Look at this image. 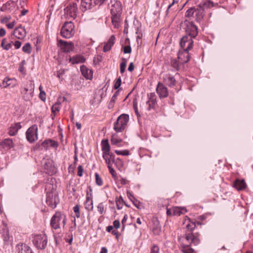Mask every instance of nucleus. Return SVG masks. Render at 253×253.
<instances>
[{"label": "nucleus", "mask_w": 253, "mask_h": 253, "mask_svg": "<svg viewBox=\"0 0 253 253\" xmlns=\"http://www.w3.org/2000/svg\"><path fill=\"white\" fill-rule=\"evenodd\" d=\"M0 146L5 150H9L14 146V144L11 139L6 138L0 142Z\"/></svg>", "instance_id": "obj_23"}, {"label": "nucleus", "mask_w": 253, "mask_h": 253, "mask_svg": "<svg viewBox=\"0 0 253 253\" xmlns=\"http://www.w3.org/2000/svg\"><path fill=\"white\" fill-rule=\"evenodd\" d=\"M156 103V98L155 95L153 93H151L148 100L146 101V104L148 106L147 110L150 111L152 109H154Z\"/></svg>", "instance_id": "obj_19"}, {"label": "nucleus", "mask_w": 253, "mask_h": 253, "mask_svg": "<svg viewBox=\"0 0 253 253\" xmlns=\"http://www.w3.org/2000/svg\"><path fill=\"white\" fill-rule=\"evenodd\" d=\"M126 60L125 58H123L122 61L120 64V72L121 74H123L125 71L126 66Z\"/></svg>", "instance_id": "obj_37"}, {"label": "nucleus", "mask_w": 253, "mask_h": 253, "mask_svg": "<svg viewBox=\"0 0 253 253\" xmlns=\"http://www.w3.org/2000/svg\"><path fill=\"white\" fill-rule=\"evenodd\" d=\"M60 108V104L59 103H55L52 107V112L55 113L56 112H58Z\"/></svg>", "instance_id": "obj_47"}, {"label": "nucleus", "mask_w": 253, "mask_h": 253, "mask_svg": "<svg viewBox=\"0 0 253 253\" xmlns=\"http://www.w3.org/2000/svg\"><path fill=\"white\" fill-rule=\"evenodd\" d=\"M13 45L16 49H18L21 46V42L19 41H16L13 43Z\"/></svg>", "instance_id": "obj_62"}, {"label": "nucleus", "mask_w": 253, "mask_h": 253, "mask_svg": "<svg viewBox=\"0 0 253 253\" xmlns=\"http://www.w3.org/2000/svg\"><path fill=\"white\" fill-rule=\"evenodd\" d=\"M101 146L103 154L109 153V152H110V146L108 139L102 140L101 141Z\"/></svg>", "instance_id": "obj_32"}, {"label": "nucleus", "mask_w": 253, "mask_h": 253, "mask_svg": "<svg viewBox=\"0 0 253 253\" xmlns=\"http://www.w3.org/2000/svg\"><path fill=\"white\" fill-rule=\"evenodd\" d=\"M21 128V126L19 123H16L14 125H11L9 128L8 133L10 136L15 135L18 130Z\"/></svg>", "instance_id": "obj_28"}, {"label": "nucleus", "mask_w": 253, "mask_h": 253, "mask_svg": "<svg viewBox=\"0 0 253 253\" xmlns=\"http://www.w3.org/2000/svg\"><path fill=\"white\" fill-rule=\"evenodd\" d=\"M16 7V6L10 3L9 1L3 4L0 7V10L1 11L6 12H11Z\"/></svg>", "instance_id": "obj_25"}, {"label": "nucleus", "mask_w": 253, "mask_h": 253, "mask_svg": "<svg viewBox=\"0 0 253 253\" xmlns=\"http://www.w3.org/2000/svg\"><path fill=\"white\" fill-rule=\"evenodd\" d=\"M195 11V8L194 7H191L186 11L185 16L187 17H194Z\"/></svg>", "instance_id": "obj_39"}, {"label": "nucleus", "mask_w": 253, "mask_h": 253, "mask_svg": "<svg viewBox=\"0 0 253 253\" xmlns=\"http://www.w3.org/2000/svg\"><path fill=\"white\" fill-rule=\"evenodd\" d=\"M133 108L134 110L135 113L137 117L140 116V115L139 114L138 108H137V103L136 101V99H135L133 101Z\"/></svg>", "instance_id": "obj_48"}, {"label": "nucleus", "mask_w": 253, "mask_h": 253, "mask_svg": "<svg viewBox=\"0 0 253 253\" xmlns=\"http://www.w3.org/2000/svg\"><path fill=\"white\" fill-rule=\"evenodd\" d=\"M193 38L188 36H183L180 42V45L182 49L190 50L193 48Z\"/></svg>", "instance_id": "obj_9"}, {"label": "nucleus", "mask_w": 253, "mask_h": 253, "mask_svg": "<svg viewBox=\"0 0 253 253\" xmlns=\"http://www.w3.org/2000/svg\"><path fill=\"white\" fill-rule=\"evenodd\" d=\"M127 196L128 197V198L133 203L134 206L138 209H139L138 206L136 205L132 201V199H134V197H133V195L129 191H127Z\"/></svg>", "instance_id": "obj_54"}, {"label": "nucleus", "mask_w": 253, "mask_h": 253, "mask_svg": "<svg viewBox=\"0 0 253 253\" xmlns=\"http://www.w3.org/2000/svg\"><path fill=\"white\" fill-rule=\"evenodd\" d=\"M123 201H124L123 199L121 196L120 197V198L119 199L116 200V205H117V209L118 210H120L121 209H122V206H121V205Z\"/></svg>", "instance_id": "obj_49"}, {"label": "nucleus", "mask_w": 253, "mask_h": 253, "mask_svg": "<svg viewBox=\"0 0 253 253\" xmlns=\"http://www.w3.org/2000/svg\"><path fill=\"white\" fill-rule=\"evenodd\" d=\"M121 15H111L112 23L114 27L116 29L119 28L120 25V17Z\"/></svg>", "instance_id": "obj_31"}, {"label": "nucleus", "mask_w": 253, "mask_h": 253, "mask_svg": "<svg viewBox=\"0 0 253 253\" xmlns=\"http://www.w3.org/2000/svg\"><path fill=\"white\" fill-rule=\"evenodd\" d=\"M30 85L31 87L34 86V84L32 82H31ZM34 89V87H31V89L29 90L28 88L24 87L21 91V93L23 95V97L25 100H29L33 96L32 90Z\"/></svg>", "instance_id": "obj_17"}, {"label": "nucleus", "mask_w": 253, "mask_h": 253, "mask_svg": "<svg viewBox=\"0 0 253 253\" xmlns=\"http://www.w3.org/2000/svg\"><path fill=\"white\" fill-rule=\"evenodd\" d=\"M49 146L50 143L49 142V139L45 140L41 143V145H39V147H42V148H44L45 149H47Z\"/></svg>", "instance_id": "obj_44"}, {"label": "nucleus", "mask_w": 253, "mask_h": 253, "mask_svg": "<svg viewBox=\"0 0 253 253\" xmlns=\"http://www.w3.org/2000/svg\"><path fill=\"white\" fill-rule=\"evenodd\" d=\"M38 127L37 125H33L30 127L26 131V138L31 143L35 142L38 139Z\"/></svg>", "instance_id": "obj_8"}, {"label": "nucleus", "mask_w": 253, "mask_h": 253, "mask_svg": "<svg viewBox=\"0 0 253 253\" xmlns=\"http://www.w3.org/2000/svg\"><path fill=\"white\" fill-rule=\"evenodd\" d=\"M150 253H159V248L157 245H153L151 249Z\"/></svg>", "instance_id": "obj_50"}, {"label": "nucleus", "mask_w": 253, "mask_h": 253, "mask_svg": "<svg viewBox=\"0 0 253 253\" xmlns=\"http://www.w3.org/2000/svg\"><path fill=\"white\" fill-rule=\"evenodd\" d=\"M127 214H125L122 220V229H124L125 228V223L126 222L127 219Z\"/></svg>", "instance_id": "obj_59"}, {"label": "nucleus", "mask_w": 253, "mask_h": 253, "mask_svg": "<svg viewBox=\"0 0 253 253\" xmlns=\"http://www.w3.org/2000/svg\"><path fill=\"white\" fill-rule=\"evenodd\" d=\"M156 91L160 98H165L168 96V88L160 83L157 85Z\"/></svg>", "instance_id": "obj_16"}, {"label": "nucleus", "mask_w": 253, "mask_h": 253, "mask_svg": "<svg viewBox=\"0 0 253 253\" xmlns=\"http://www.w3.org/2000/svg\"><path fill=\"white\" fill-rule=\"evenodd\" d=\"M234 187L238 190H242L246 188V184L244 179H236L234 183Z\"/></svg>", "instance_id": "obj_27"}, {"label": "nucleus", "mask_w": 253, "mask_h": 253, "mask_svg": "<svg viewBox=\"0 0 253 253\" xmlns=\"http://www.w3.org/2000/svg\"><path fill=\"white\" fill-rule=\"evenodd\" d=\"M95 182L96 184L98 186H101L103 184V181L102 178L100 177L99 174L96 172L95 173Z\"/></svg>", "instance_id": "obj_40"}, {"label": "nucleus", "mask_w": 253, "mask_h": 253, "mask_svg": "<svg viewBox=\"0 0 253 253\" xmlns=\"http://www.w3.org/2000/svg\"><path fill=\"white\" fill-rule=\"evenodd\" d=\"M107 167H108V169L109 170V172H110V173L111 174L112 176L113 177H115L116 173L115 170L112 168V165L108 166Z\"/></svg>", "instance_id": "obj_56"}, {"label": "nucleus", "mask_w": 253, "mask_h": 253, "mask_svg": "<svg viewBox=\"0 0 253 253\" xmlns=\"http://www.w3.org/2000/svg\"><path fill=\"white\" fill-rule=\"evenodd\" d=\"M85 60V59L81 55H76L69 59V61L71 62L72 64L82 63H84Z\"/></svg>", "instance_id": "obj_30"}, {"label": "nucleus", "mask_w": 253, "mask_h": 253, "mask_svg": "<svg viewBox=\"0 0 253 253\" xmlns=\"http://www.w3.org/2000/svg\"><path fill=\"white\" fill-rule=\"evenodd\" d=\"M165 84L169 87H173L176 84V80L174 77L170 74H167L164 78Z\"/></svg>", "instance_id": "obj_20"}, {"label": "nucleus", "mask_w": 253, "mask_h": 253, "mask_svg": "<svg viewBox=\"0 0 253 253\" xmlns=\"http://www.w3.org/2000/svg\"><path fill=\"white\" fill-rule=\"evenodd\" d=\"M40 98L43 101L46 100V94L44 91H41L39 94Z\"/></svg>", "instance_id": "obj_53"}, {"label": "nucleus", "mask_w": 253, "mask_h": 253, "mask_svg": "<svg viewBox=\"0 0 253 253\" xmlns=\"http://www.w3.org/2000/svg\"><path fill=\"white\" fill-rule=\"evenodd\" d=\"M15 22L13 21L12 22H11L10 23L6 24V27H7L8 29H13L15 25Z\"/></svg>", "instance_id": "obj_63"}, {"label": "nucleus", "mask_w": 253, "mask_h": 253, "mask_svg": "<svg viewBox=\"0 0 253 253\" xmlns=\"http://www.w3.org/2000/svg\"><path fill=\"white\" fill-rule=\"evenodd\" d=\"M120 89H118L114 94L113 96L112 97V98L111 100L112 101V102H115L116 100L117 99V96L119 95L120 93Z\"/></svg>", "instance_id": "obj_52"}, {"label": "nucleus", "mask_w": 253, "mask_h": 253, "mask_svg": "<svg viewBox=\"0 0 253 253\" xmlns=\"http://www.w3.org/2000/svg\"><path fill=\"white\" fill-rule=\"evenodd\" d=\"M65 13L67 17L75 19L77 16L78 7L77 3L73 2L72 4L68 5L65 9Z\"/></svg>", "instance_id": "obj_11"}, {"label": "nucleus", "mask_w": 253, "mask_h": 253, "mask_svg": "<svg viewBox=\"0 0 253 253\" xmlns=\"http://www.w3.org/2000/svg\"><path fill=\"white\" fill-rule=\"evenodd\" d=\"M66 222V216L61 212H56L50 219V226L54 229L64 228Z\"/></svg>", "instance_id": "obj_2"}, {"label": "nucleus", "mask_w": 253, "mask_h": 253, "mask_svg": "<svg viewBox=\"0 0 253 253\" xmlns=\"http://www.w3.org/2000/svg\"><path fill=\"white\" fill-rule=\"evenodd\" d=\"M172 215L179 216L181 214H183L186 212L187 210L184 208H180V207H174L172 209Z\"/></svg>", "instance_id": "obj_33"}, {"label": "nucleus", "mask_w": 253, "mask_h": 253, "mask_svg": "<svg viewBox=\"0 0 253 253\" xmlns=\"http://www.w3.org/2000/svg\"><path fill=\"white\" fill-rule=\"evenodd\" d=\"M58 45L61 50L64 52H69L74 48V45L71 42H68L62 40L58 41Z\"/></svg>", "instance_id": "obj_12"}, {"label": "nucleus", "mask_w": 253, "mask_h": 253, "mask_svg": "<svg viewBox=\"0 0 253 253\" xmlns=\"http://www.w3.org/2000/svg\"><path fill=\"white\" fill-rule=\"evenodd\" d=\"M115 37L112 35L108 40L107 42L105 44L103 47V51L105 52L109 51L112 48L115 43Z\"/></svg>", "instance_id": "obj_24"}, {"label": "nucleus", "mask_w": 253, "mask_h": 253, "mask_svg": "<svg viewBox=\"0 0 253 253\" xmlns=\"http://www.w3.org/2000/svg\"><path fill=\"white\" fill-rule=\"evenodd\" d=\"M11 19V17L10 16L3 17L0 19L1 23H5L8 22Z\"/></svg>", "instance_id": "obj_60"}, {"label": "nucleus", "mask_w": 253, "mask_h": 253, "mask_svg": "<svg viewBox=\"0 0 253 253\" xmlns=\"http://www.w3.org/2000/svg\"><path fill=\"white\" fill-rule=\"evenodd\" d=\"M102 157L107 165V166H111L112 163H115V155L112 152L103 154Z\"/></svg>", "instance_id": "obj_18"}, {"label": "nucleus", "mask_w": 253, "mask_h": 253, "mask_svg": "<svg viewBox=\"0 0 253 253\" xmlns=\"http://www.w3.org/2000/svg\"><path fill=\"white\" fill-rule=\"evenodd\" d=\"M83 170H84V169H83V167L81 165L79 166L78 167L77 175L81 177L83 175Z\"/></svg>", "instance_id": "obj_55"}, {"label": "nucleus", "mask_w": 253, "mask_h": 253, "mask_svg": "<svg viewBox=\"0 0 253 253\" xmlns=\"http://www.w3.org/2000/svg\"><path fill=\"white\" fill-rule=\"evenodd\" d=\"M49 142L50 143V146H51V147H57L58 145L57 142H56L53 140L49 139Z\"/></svg>", "instance_id": "obj_57"}, {"label": "nucleus", "mask_w": 253, "mask_h": 253, "mask_svg": "<svg viewBox=\"0 0 253 253\" xmlns=\"http://www.w3.org/2000/svg\"><path fill=\"white\" fill-rule=\"evenodd\" d=\"M22 50L27 53H30L32 51V47L30 43L29 42L26 43L22 47Z\"/></svg>", "instance_id": "obj_36"}, {"label": "nucleus", "mask_w": 253, "mask_h": 253, "mask_svg": "<svg viewBox=\"0 0 253 253\" xmlns=\"http://www.w3.org/2000/svg\"><path fill=\"white\" fill-rule=\"evenodd\" d=\"M188 242L190 243V245L182 244L181 245V252L183 253H194V250L190 247L192 244H191L190 242ZM193 245H194L193 244Z\"/></svg>", "instance_id": "obj_34"}, {"label": "nucleus", "mask_w": 253, "mask_h": 253, "mask_svg": "<svg viewBox=\"0 0 253 253\" xmlns=\"http://www.w3.org/2000/svg\"><path fill=\"white\" fill-rule=\"evenodd\" d=\"M62 37L69 39L74 35V25L72 22H66L60 32Z\"/></svg>", "instance_id": "obj_5"}, {"label": "nucleus", "mask_w": 253, "mask_h": 253, "mask_svg": "<svg viewBox=\"0 0 253 253\" xmlns=\"http://www.w3.org/2000/svg\"><path fill=\"white\" fill-rule=\"evenodd\" d=\"M33 242L38 249H44L47 243V237L44 234L36 235L34 237Z\"/></svg>", "instance_id": "obj_6"}, {"label": "nucleus", "mask_w": 253, "mask_h": 253, "mask_svg": "<svg viewBox=\"0 0 253 253\" xmlns=\"http://www.w3.org/2000/svg\"><path fill=\"white\" fill-rule=\"evenodd\" d=\"M81 72L83 76L86 79H91L92 78V72L86 66L82 65L80 67Z\"/></svg>", "instance_id": "obj_21"}, {"label": "nucleus", "mask_w": 253, "mask_h": 253, "mask_svg": "<svg viewBox=\"0 0 253 253\" xmlns=\"http://www.w3.org/2000/svg\"><path fill=\"white\" fill-rule=\"evenodd\" d=\"M152 231L155 235H158L160 234L161 232V228L159 223H157L153 227Z\"/></svg>", "instance_id": "obj_38"}, {"label": "nucleus", "mask_w": 253, "mask_h": 253, "mask_svg": "<svg viewBox=\"0 0 253 253\" xmlns=\"http://www.w3.org/2000/svg\"><path fill=\"white\" fill-rule=\"evenodd\" d=\"M98 212L101 214L104 211V205L103 203H99L97 206Z\"/></svg>", "instance_id": "obj_51"}, {"label": "nucleus", "mask_w": 253, "mask_h": 253, "mask_svg": "<svg viewBox=\"0 0 253 253\" xmlns=\"http://www.w3.org/2000/svg\"><path fill=\"white\" fill-rule=\"evenodd\" d=\"M2 238L4 242H7L9 241V236L8 230H3L2 233Z\"/></svg>", "instance_id": "obj_45"}, {"label": "nucleus", "mask_w": 253, "mask_h": 253, "mask_svg": "<svg viewBox=\"0 0 253 253\" xmlns=\"http://www.w3.org/2000/svg\"><path fill=\"white\" fill-rule=\"evenodd\" d=\"M184 25L185 26V32L186 35L185 36H190L193 38H195L198 35V28L192 22L185 20L184 22Z\"/></svg>", "instance_id": "obj_7"}, {"label": "nucleus", "mask_w": 253, "mask_h": 253, "mask_svg": "<svg viewBox=\"0 0 253 253\" xmlns=\"http://www.w3.org/2000/svg\"><path fill=\"white\" fill-rule=\"evenodd\" d=\"M46 201L49 206L55 208L58 203V196L51 192H47Z\"/></svg>", "instance_id": "obj_14"}, {"label": "nucleus", "mask_w": 253, "mask_h": 253, "mask_svg": "<svg viewBox=\"0 0 253 253\" xmlns=\"http://www.w3.org/2000/svg\"><path fill=\"white\" fill-rule=\"evenodd\" d=\"M189 50H180L178 53V59L181 64L187 63L190 60Z\"/></svg>", "instance_id": "obj_13"}, {"label": "nucleus", "mask_w": 253, "mask_h": 253, "mask_svg": "<svg viewBox=\"0 0 253 253\" xmlns=\"http://www.w3.org/2000/svg\"><path fill=\"white\" fill-rule=\"evenodd\" d=\"M121 83H122V80H121V77H120L119 78H118L116 80V82H115L114 86V88L115 89H121V88H119V87L121 85Z\"/></svg>", "instance_id": "obj_46"}, {"label": "nucleus", "mask_w": 253, "mask_h": 253, "mask_svg": "<svg viewBox=\"0 0 253 253\" xmlns=\"http://www.w3.org/2000/svg\"><path fill=\"white\" fill-rule=\"evenodd\" d=\"M84 207L85 209L88 211H92L93 208V201L92 200V198H90V197L88 196V191L86 193V198L84 203Z\"/></svg>", "instance_id": "obj_29"}, {"label": "nucleus", "mask_w": 253, "mask_h": 253, "mask_svg": "<svg viewBox=\"0 0 253 253\" xmlns=\"http://www.w3.org/2000/svg\"><path fill=\"white\" fill-rule=\"evenodd\" d=\"M12 35L18 39H23L26 35V31L23 27L19 26L14 29Z\"/></svg>", "instance_id": "obj_15"}, {"label": "nucleus", "mask_w": 253, "mask_h": 253, "mask_svg": "<svg viewBox=\"0 0 253 253\" xmlns=\"http://www.w3.org/2000/svg\"><path fill=\"white\" fill-rule=\"evenodd\" d=\"M115 152L119 155H123V156H128L129 155V152L127 150H116Z\"/></svg>", "instance_id": "obj_42"}, {"label": "nucleus", "mask_w": 253, "mask_h": 253, "mask_svg": "<svg viewBox=\"0 0 253 253\" xmlns=\"http://www.w3.org/2000/svg\"><path fill=\"white\" fill-rule=\"evenodd\" d=\"M11 79H8L7 78H5L2 82V84L0 85L1 87L6 88L9 86L10 85V83H9L11 81Z\"/></svg>", "instance_id": "obj_43"}, {"label": "nucleus", "mask_w": 253, "mask_h": 253, "mask_svg": "<svg viewBox=\"0 0 253 253\" xmlns=\"http://www.w3.org/2000/svg\"><path fill=\"white\" fill-rule=\"evenodd\" d=\"M113 226L116 229L120 227V223L119 220H115L113 222Z\"/></svg>", "instance_id": "obj_61"}, {"label": "nucleus", "mask_w": 253, "mask_h": 253, "mask_svg": "<svg viewBox=\"0 0 253 253\" xmlns=\"http://www.w3.org/2000/svg\"><path fill=\"white\" fill-rule=\"evenodd\" d=\"M124 52L125 53H130L131 52V48L130 45H126L124 47Z\"/></svg>", "instance_id": "obj_58"}, {"label": "nucleus", "mask_w": 253, "mask_h": 253, "mask_svg": "<svg viewBox=\"0 0 253 253\" xmlns=\"http://www.w3.org/2000/svg\"><path fill=\"white\" fill-rule=\"evenodd\" d=\"M81 5L85 10L90 9L96 5L94 0H82Z\"/></svg>", "instance_id": "obj_22"}, {"label": "nucleus", "mask_w": 253, "mask_h": 253, "mask_svg": "<svg viewBox=\"0 0 253 253\" xmlns=\"http://www.w3.org/2000/svg\"><path fill=\"white\" fill-rule=\"evenodd\" d=\"M16 248L18 253H33L30 248L26 244H18Z\"/></svg>", "instance_id": "obj_26"}, {"label": "nucleus", "mask_w": 253, "mask_h": 253, "mask_svg": "<svg viewBox=\"0 0 253 253\" xmlns=\"http://www.w3.org/2000/svg\"><path fill=\"white\" fill-rule=\"evenodd\" d=\"M170 65L173 68V70L178 71L179 70V63L176 59L170 60Z\"/></svg>", "instance_id": "obj_35"}, {"label": "nucleus", "mask_w": 253, "mask_h": 253, "mask_svg": "<svg viewBox=\"0 0 253 253\" xmlns=\"http://www.w3.org/2000/svg\"><path fill=\"white\" fill-rule=\"evenodd\" d=\"M134 69V64L132 62H131L128 66V71L129 72H132V71H133Z\"/></svg>", "instance_id": "obj_64"}, {"label": "nucleus", "mask_w": 253, "mask_h": 253, "mask_svg": "<svg viewBox=\"0 0 253 253\" xmlns=\"http://www.w3.org/2000/svg\"><path fill=\"white\" fill-rule=\"evenodd\" d=\"M212 6V2L209 0L208 2H201L199 4V8L195 9L194 17L198 22H200L204 16V8Z\"/></svg>", "instance_id": "obj_4"}, {"label": "nucleus", "mask_w": 253, "mask_h": 253, "mask_svg": "<svg viewBox=\"0 0 253 253\" xmlns=\"http://www.w3.org/2000/svg\"><path fill=\"white\" fill-rule=\"evenodd\" d=\"M111 5L109 4L110 8V12L111 15H121L122 12V6L121 2L114 0H111L110 2Z\"/></svg>", "instance_id": "obj_10"}, {"label": "nucleus", "mask_w": 253, "mask_h": 253, "mask_svg": "<svg viewBox=\"0 0 253 253\" xmlns=\"http://www.w3.org/2000/svg\"><path fill=\"white\" fill-rule=\"evenodd\" d=\"M117 136L116 134H113L112 136L111 142V144L113 145H116L118 143H120L122 141V140L121 138H117L116 137Z\"/></svg>", "instance_id": "obj_41"}, {"label": "nucleus", "mask_w": 253, "mask_h": 253, "mask_svg": "<svg viewBox=\"0 0 253 253\" xmlns=\"http://www.w3.org/2000/svg\"><path fill=\"white\" fill-rule=\"evenodd\" d=\"M129 120L128 115L123 114L120 115L114 123V129L116 132H122L126 128Z\"/></svg>", "instance_id": "obj_3"}, {"label": "nucleus", "mask_w": 253, "mask_h": 253, "mask_svg": "<svg viewBox=\"0 0 253 253\" xmlns=\"http://www.w3.org/2000/svg\"><path fill=\"white\" fill-rule=\"evenodd\" d=\"M185 223L187 229L185 234V239L187 242H190L191 244H193L194 246H197L200 243V239L197 236L191 232L196 227L195 222L191 221L190 219L188 218L187 219L185 220Z\"/></svg>", "instance_id": "obj_1"}]
</instances>
